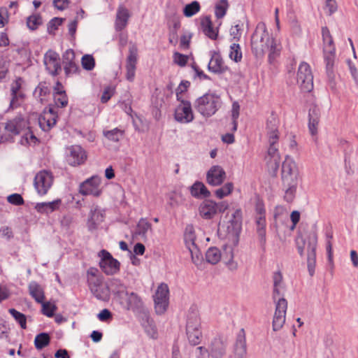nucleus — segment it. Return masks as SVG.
<instances>
[{
    "mask_svg": "<svg viewBox=\"0 0 358 358\" xmlns=\"http://www.w3.org/2000/svg\"><path fill=\"white\" fill-rule=\"evenodd\" d=\"M251 48L256 57H262L268 51V59L271 62L279 55L281 45L275 39L270 37L266 24L260 22L251 37Z\"/></svg>",
    "mask_w": 358,
    "mask_h": 358,
    "instance_id": "f257e3e1",
    "label": "nucleus"
},
{
    "mask_svg": "<svg viewBox=\"0 0 358 358\" xmlns=\"http://www.w3.org/2000/svg\"><path fill=\"white\" fill-rule=\"evenodd\" d=\"M273 299L275 303V309L272 322V327L274 331H278L282 328L285 322L287 301L282 296L285 285L282 273L280 271H276L273 273Z\"/></svg>",
    "mask_w": 358,
    "mask_h": 358,
    "instance_id": "f03ea898",
    "label": "nucleus"
},
{
    "mask_svg": "<svg viewBox=\"0 0 358 358\" xmlns=\"http://www.w3.org/2000/svg\"><path fill=\"white\" fill-rule=\"evenodd\" d=\"M266 135L269 143L268 155L270 160L268 161L269 167L275 172L280 165V157L278 152V120L274 116H271L266 122Z\"/></svg>",
    "mask_w": 358,
    "mask_h": 358,
    "instance_id": "7ed1b4c3",
    "label": "nucleus"
},
{
    "mask_svg": "<svg viewBox=\"0 0 358 358\" xmlns=\"http://www.w3.org/2000/svg\"><path fill=\"white\" fill-rule=\"evenodd\" d=\"M222 103V99L218 94L209 92L197 98L194 106L202 116L209 117L216 113L221 108Z\"/></svg>",
    "mask_w": 358,
    "mask_h": 358,
    "instance_id": "20e7f679",
    "label": "nucleus"
},
{
    "mask_svg": "<svg viewBox=\"0 0 358 358\" xmlns=\"http://www.w3.org/2000/svg\"><path fill=\"white\" fill-rule=\"evenodd\" d=\"M186 334L189 342L192 345H196L200 343L202 335L201 320L199 315L196 310H190L187 315Z\"/></svg>",
    "mask_w": 358,
    "mask_h": 358,
    "instance_id": "39448f33",
    "label": "nucleus"
},
{
    "mask_svg": "<svg viewBox=\"0 0 358 358\" xmlns=\"http://www.w3.org/2000/svg\"><path fill=\"white\" fill-rule=\"evenodd\" d=\"M229 208V203L226 201L219 203L210 199L203 201L199 207L200 216L206 220L213 218L218 213H223Z\"/></svg>",
    "mask_w": 358,
    "mask_h": 358,
    "instance_id": "423d86ee",
    "label": "nucleus"
},
{
    "mask_svg": "<svg viewBox=\"0 0 358 358\" xmlns=\"http://www.w3.org/2000/svg\"><path fill=\"white\" fill-rule=\"evenodd\" d=\"M297 83L303 92H310L313 89V76L310 65L301 62L297 72Z\"/></svg>",
    "mask_w": 358,
    "mask_h": 358,
    "instance_id": "0eeeda50",
    "label": "nucleus"
},
{
    "mask_svg": "<svg viewBox=\"0 0 358 358\" xmlns=\"http://www.w3.org/2000/svg\"><path fill=\"white\" fill-rule=\"evenodd\" d=\"M99 257H100L99 266L105 274L113 275L119 272L120 263L113 258L110 252L102 250L99 252Z\"/></svg>",
    "mask_w": 358,
    "mask_h": 358,
    "instance_id": "6e6552de",
    "label": "nucleus"
},
{
    "mask_svg": "<svg viewBox=\"0 0 358 358\" xmlns=\"http://www.w3.org/2000/svg\"><path fill=\"white\" fill-rule=\"evenodd\" d=\"M53 176L51 172L43 170L36 173L34 177V185L38 194L45 195L53 183Z\"/></svg>",
    "mask_w": 358,
    "mask_h": 358,
    "instance_id": "1a4fd4ad",
    "label": "nucleus"
},
{
    "mask_svg": "<svg viewBox=\"0 0 358 358\" xmlns=\"http://www.w3.org/2000/svg\"><path fill=\"white\" fill-rule=\"evenodd\" d=\"M185 243L188 249L192 262L199 266L203 261L202 255L195 243V235L192 227H187L185 233Z\"/></svg>",
    "mask_w": 358,
    "mask_h": 358,
    "instance_id": "9d476101",
    "label": "nucleus"
},
{
    "mask_svg": "<svg viewBox=\"0 0 358 358\" xmlns=\"http://www.w3.org/2000/svg\"><path fill=\"white\" fill-rule=\"evenodd\" d=\"M169 287L165 283H161L154 295L155 309L157 314H164L169 306Z\"/></svg>",
    "mask_w": 358,
    "mask_h": 358,
    "instance_id": "9b49d317",
    "label": "nucleus"
},
{
    "mask_svg": "<svg viewBox=\"0 0 358 358\" xmlns=\"http://www.w3.org/2000/svg\"><path fill=\"white\" fill-rule=\"evenodd\" d=\"M138 48L136 43H129V54L126 59V79L129 82H133L136 76V64L138 62Z\"/></svg>",
    "mask_w": 358,
    "mask_h": 358,
    "instance_id": "f8f14e48",
    "label": "nucleus"
},
{
    "mask_svg": "<svg viewBox=\"0 0 358 358\" xmlns=\"http://www.w3.org/2000/svg\"><path fill=\"white\" fill-rule=\"evenodd\" d=\"M101 182V178L97 176H92L80 185L79 192L83 196L92 195L98 197L102 192Z\"/></svg>",
    "mask_w": 358,
    "mask_h": 358,
    "instance_id": "ddd939ff",
    "label": "nucleus"
},
{
    "mask_svg": "<svg viewBox=\"0 0 358 358\" xmlns=\"http://www.w3.org/2000/svg\"><path fill=\"white\" fill-rule=\"evenodd\" d=\"M180 103L176 108L175 120L182 124H187L193 121L194 116L189 101L184 99L180 100Z\"/></svg>",
    "mask_w": 358,
    "mask_h": 358,
    "instance_id": "4468645a",
    "label": "nucleus"
},
{
    "mask_svg": "<svg viewBox=\"0 0 358 358\" xmlns=\"http://www.w3.org/2000/svg\"><path fill=\"white\" fill-rule=\"evenodd\" d=\"M24 80L22 78L18 77L10 84V101L9 108L14 109L17 108L23 101L24 94L22 90Z\"/></svg>",
    "mask_w": 358,
    "mask_h": 358,
    "instance_id": "2eb2a0df",
    "label": "nucleus"
},
{
    "mask_svg": "<svg viewBox=\"0 0 358 358\" xmlns=\"http://www.w3.org/2000/svg\"><path fill=\"white\" fill-rule=\"evenodd\" d=\"M43 63L46 70L52 76H57L61 71L59 55L52 50H49L45 52Z\"/></svg>",
    "mask_w": 358,
    "mask_h": 358,
    "instance_id": "dca6fc26",
    "label": "nucleus"
},
{
    "mask_svg": "<svg viewBox=\"0 0 358 358\" xmlns=\"http://www.w3.org/2000/svg\"><path fill=\"white\" fill-rule=\"evenodd\" d=\"M119 302L124 309L134 312L141 311L143 308L144 305L142 299L133 292H127L124 299H121Z\"/></svg>",
    "mask_w": 358,
    "mask_h": 358,
    "instance_id": "f3484780",
    "label": "nucleus"
},
{
    "mask_svg": "<svg viewBox=\"0 0 358 358\" xmlns=\"http://www.w3.org/2000/svg\"><path fill=\"white\" fill-rule=\"evenodd\" d=\"M317 238L315 234H312L308 237V243L307 246V266L308 271L310 276L315 273V268L316 265V248H317Z\"/></svg>",
    "mask_w": 358,
    "mask_h": 358,
    "instance_id": "a211bd4d",
    "label": "nucleus"
},
{
    "mask_svg": "<svg viewBox=\"0 0 358 358\" xmlns=\"http://www.w3.org/2000/svg\"><path fill=\"white\" fill-rule=\"evenodd\" d=\"M298 169L294 159L289 156L285 157L282 165V182L297 181Z\"/></svg>",
    "mask_w": 358,
    "mask_h": 358,
    "instance_id": "6ab92c4d",
    "label": "nucleus"
},
{
    "mask_svg": "<svg viewBox=\"0 0 358 358\" xmlns=\"http://www.w3.org/2000/svg\"><path fill=\"white\" fill-rule=\"evenodd\" d=\"M227 177L224 169L219 165L212 166L206 173V182L211 186H219Z\"/></svg>",
    "mask_w": 358,
    "mask_h": 358,
    "instance_id": "aec40b11",
    "label": "nucleus"
},
{
    "mask_svg": "<svg viewBox=\"0 0 358 358\" xmlns=\"http://www.w3.org/2000/svg\"><path fill=\"white\" fill-rule=\"evenodd\" d=\"M66 155L68 164L72 166H76L83 164L87 159L86 152L80 145H72L69 149Z\"/></svg>",
    "mask_w": 358,
    "mask_h": 358,
    "instance_id": "412c9836",
    "label": "nucleus"
},
{
    "mask_svg": "<svg viewBox=\"0 0 358 358\" xmlns=\"http://www.w3.org/2000/svg\"><path fill=\"white\" fill-rule=\"evenodd\" d=\"M57 115L53 108L45 109L38 117V124L44 131H50L57 122Z\"/></svg>",
    "mask_w": 358,
    "mask_h": 358,
    "instance_id": "4be33fe9",
    "label": "nucleus"
},
{
    "mask_svg": "<svg viewBox=\"0 0 358 358\" xmlns=\"http://www.w3.org/2000/svg\"><path fill=\"white\" fill-rule=\"evenodd\" d=\"M88 287L93 296L98 300L108 301L110 299L108 283H103V279L96 283L92 282Z\"/></svg>",
    "mask_w": 358,
    "mask_h": 358,
    "instance_id": "5701e85b",
    "label": "nucleus"
},
{
    "mask_svg": "<svg viewBox=\"0 0 358 358\" xmlns=\"http://www.w3.org/2000/svg\"><path fill=\"white\" fill-rule=\"evenodd\" d=\"M108 283L109 293H112L117 301H120L121 299H124V296L128 292L127 287L120 279L111 278Z\"/></svg>",
    "mask_w": 358,
    "mask_h": 358,
    "instance_id": "b1692460",
    "label": "nucleus"
},
{
    "mask_svg": "<svg viewBox=\"0 0 358 358\" xmlns=\"http://www.w3.org/2000/svg\"><path fill=\"white\" fill-rule=\"evenodd\" d=\"M64 69L66 76L76 73L79 67L75 62V52L69 49L63 55Z\"/></svg>",
    "mask_w": 358,
    "mask_h": 358,
    "instance_id": "393cba45",
    "label": "nucleus"
},
{
    "mask_svg": "<svg viewBox=\"0 0 358 358\" xmlns=\"http://www.w3.org/2000/svg\"><path fill=\"white\" fill-rule=\"evenodd\" d=\"M235 245H231L226 244L223 247L222 258L223 262L226 264L227 268L231 271H236L238 268V263L234 260Z\"/></svg>",
    "mask_w": 358,
    "mask_h": 358,
    "instance_id": "a878e982",
    "label": "nucleus"
},
{
    "mask_svg": "<svg viewBox=\"0 0 358 358\" xmlns=\"http://www.w3.org/2000/svg\"><path fill=\"white\" fill-rule=\"evenodd\" d=\"M247 354V345L245 332L241 329L237 335L234 345V358H245Z\"/></svg>",
    "mask_w": 358,
    "mask_h": 358,
    "instance_id": "bb28decb",
    "label": "nucleus"
},
{
    "mask_svg": "<svg viewBox=\"0 0 358 358\" xmlns=\"http://www.w3.org/2000/svg\"><path fill=\"white\" fill-rule=\"evenodd\" d=\"M103 210L98 206L92 208L87 220V225L90 231L95 230L98 226L103 221Z\"/></svg>",
    "mask_w": 358,
    "mask_h": 358,
    "instance_id": "cd10ccee",
    "label": "nucleus"
},
{
    "mask_svg": "<svg viewBox=\"0 0 358 358\" xmlns=\"http://www.w3.org/2000/svg\"><path fill=\"white\" fill-rule=\"evenodd\" d=\"M323 57L326 65L327 76L329 79H333L334 77V66L336 57V48H324L323 50Z\"/></svg>",
    "mask_w": 358,
    "mask_h": 358,
    "instance_id": "c85d7f7f",
    "label": "nucleus"
},
{
    "mask_svg": "<svg viewBox=\"0 0 358 358\" xmlns=\"http://www.w3.org/2000/svg\"><path fill=\"white\" fill-rule=\"evenodd\" d=\"M226 350V343L220 338H215L212 341L209 347V355L212 358H223Z\"/></svg>",
    "mask_w": 358,
    "mask_h": 358,
    "instance_id": "c756f323",
    "label": "nucleus"
},
{
    "mask_svg": "<svg viewBox=\"0 0 358 358\" xmlns=\"http://www.w3.org/2000/svg\"><path fill=\"white\" fill-rule=\"evenodd\" d=\"M208 69L214 73H222L227 70L223 59L219 53L215 52L212 53L210 60L208 64Z\"/></svg>",
    "mask_w": 358,
    "mask_h": 358,
    "instance_id": "7c9ffc66",
    "label": "nucleus"
},
{
    "mask_svg": "<svg viewBox=\"0 0 358 358\" xmlns=\"http://www.w3.org/2000/svg\"><path fill=\"white\" fill-rule=\"evenodd\" d=\"M61 203L62 201L59 199L50 202L37 203L35 209L39 213L50 214L59 209Z\"/></svg>",
    "mask_w": 358,
    "mask_h": 358,
    "instance_id": "2f4dec72",
    "label": "nucleus"
},
{
    "mask_svg": "<svg viewBox=\"0 0 358 358\" xmlns=\"http://www.w3.org/2000/svg\"><path fill=\"white\" fill-rule=\"evenodd\" d=\"M26 125L25 120L22 117H16L8 121L5 126V129L12 134L16 135L20 134Z\"/></svg>",
    "mask_w": 358,
    "mask_h": 358,
    "instance_id": "473e14b6",
    "label": "nucleus"
},
{
    "mask_svg": "<svg viewBox=\"0 0 358 358\" xmlns=\"http://www.w3.org/2000/svg\"><path fill=\"white\" fill-rule=\"evenodd\" d=\"M201 27L202 31L208 38L213 40L217 38L218 31L213 28L209 16H205L201 18Z\"/></svg>",
    "mask_w": 358,
    "mask_h": 358,
    "instance_id": "72a5a7b5",
    "label": "nucleus"
},
{
    "mask_svg": "<svg viewBox=\"0 0 358 358\" xmlns=\"http://www.w3.org/2000/svg\"><path fill=\"white\" fill-rule=\"evenodd\" d=\"M29 293L34 300L38 303H43L45 300V294L43 287L36 282L31 281L28 285Z\"/></svg>",
    "mask_w": 358,
    "mask_h": 358,
    "instance_id": "f704fd0d",
    "label": "nucleus"
},
{
    "mask_svg": "<svg viewBox=\"0 0 358 358\" xmlns=\"http://www.w3.org/2000/svg\"><path fill=\"white\" fill-rule=\"evenodd\" d=\"M190 193L195 198L209 197L210 191L208 190L205 185L199 181L195 182L190 187Z\"/></svg>",
    "mask_w": 358,
    "mask_h": 358,
    "instance_id": "c9c22d12",
    "label": "nucleus"
},
{
    "mask_svg": "<svg viewBox=\"0 0 358 358\" xmlns=\"http://www.w3.org/2000/svg\"><path fill=\"white\" fill-rule=\"evenodd\" d=\"M129 15V11L124 7H119L117 11L115 28L117 30L121 31L127 24Z\"/></svg>",
    "mask_w": 358,
    "mask_h": 358,
    "instance_id": "e433bc0d",
    "label": "nucleus"
},
{
    "mask_svg": "<svg viewBox=\"0 0 358 358\" xmlns=\"http://www.w3.org/2000/svg\"><path fill=\"white\" fill-rule=\"evenodd\" d=\"M222 258L221 251L216 247H211L206 252V259L211 264L218 263Z\"/></svg>",
    "mask_w": 358,
    "mask_h": 358,
    "instance_id": "4c0bfd02",
    "label": "nucleus"
},
{
    "mask_svg": "<svg viewBox=\"0 0 358 358\" xmlns=\"http://www.w3.org/2000/svg\"><path fill=\"white\" fill-rule=\"evenodd\" d=\"M283 185L286 188L284 198L287 202H292L295 196L297 181L283 182Z\"/></svg>",
    "mask_w": 358,
    "mask_h": 358,
    "instance_id": "58836bf2",
    "label": "nucleus"
},
{
    "mask_svg": "<svg viewBox=\"0 0 358 358\" xmlns=\"http://www.w3.org/2000/svg\"><path fill=\"white\" fill-rule=\"evenodd\" d=\"M50 94V90L45 83H39L34 92V96L41 103L46 101V97Z\"/></svg>",
    "mask_w": 358,
    "mask_h": 358,
    "instance_id": "ea45409f",
    "label": "nucleus"
},
{
    "mask_svg": "<svg viewBox=\"0 0 358 358\" xmlns=\"http://www.w3.org/2000/svg\"><path fill=\"white\" fill-rule=\"evenodd\" d=\"M257 233L261 243H265L266 242V217H255Z\"/></svg>",
    "mask_w": 358,
    "mask_h": 358,
    "instance_id": "a19ab883",
    "label": "nucleus"
},
{
    "mask_svg": "<svg viewBox=\"0 0 358 358\" xmlns=\"http://www.w3.org/2000/svg\"><path fill=\"white\" fill-rule=\"evenodd\" d=\"M103 136L110 141L118 142L123 137L124 131L115 128L108 131H103Z\"/></svg>",
    "mask_w": 358,
    "mask_h": 358,
    "instance_id": "79ce46f5",
    "label": "nucleus"
},
{
    "mask_svg": "<svg viewBox=\"0 0 358 358\" xmlns=\"http://www.w3.org/2000/svg\"><path fill=\"white\" fill-rule=\"evenodd\" d=\"M50 341V336L47 333H41L35 337V347L37 350H41L48 345Z\"/></svg>",
    "mask_w": 358,
    "mask_h": 358,
    "instance_id": "37998d69",
    "label": "nucleus"
},
{
    "mask_svg": "<svg viewBox=\"0 0 358 358\" xmlns=\"http://www.w3.org/2000/svg\"><path fill=\"white\" fill-rule=\"evenodd\" d=\"M322 36L323 41V50L324 48L330 49L331 48H335L332 36L327 27H323L322 28Z\"/></svg>",
    "mask_w": 358,
    "mask_h": 358,
    "instance_id": "c03bdc74",
    "label": "nucleus"
},
{
    "mask_svg": "<svg viewBox=\"0 0 358 358\" xmlns=\"http://www.w3.org/2000/svg\"><path fill=\"white\" fill-rule=\"evenodd\" d=\"M201 8L200 4L197 1L187 4L183 8V14L185 17H190L199 12Z\"/></svg>",
    "mask_w": 358,
    "mask_h": 358,
    "instance_id": "a18cd8bd",
    "label": "nucleus"
},
{
    "mask_svg": "<svg viewBox=\"0 0 358 358\" xmlns=\"http://www.w3.org/2000/svg\"><path fill=\"white\" fill-rule=\"evenodd\" d=\"M234 189V185L232 182H227L222 187L215 191V195L217 198L221 199L225 196H229Z\"/></svg>",
    "mask_w": 358,
    "mask_h": 358,
    "instance_id": "49530a36",
    "label": "nucleus"
},
{
    "mask_svg": "<svg viewBox=\"0 0 358 358\" xmlns=\"http://www.w3.org/2000/svg\"><path fill=\"white\" fill-rule=\"evenodd\" d=\"M228 3L227 0H220L215 5V15L217 18H222L227 10Z\"/></svg>",
    "mask_w": 358,
    "mask_h": 358,
    "instance_id": "de8ad7c7",
    "label": "nucleus"
},
{
    "mask_svg": "<svg viewBox=\"0 0 358 358\" xmlns=\"http://www.w3.org/2000/svg\"><path fill=\"white\" fill-rule=\"evenodd\" d=\"M8 312L14 317L15 321L19 323L22 329H27V318L25 315L20 313L14 308L9 309Z\"/></svg>",
    "mask_w": 358,
    "mask_h": 358,
    "instance_id": "09e8293b",
    "label": "nucleus"
},
{
    "mask_svg": "<svg viewBox=\"0 0 358 358\" xmlns=\"http://www.w3.org/2000/svg\"><path fill=\"white\" fill-rule=\"evenodd\" d=\"M42 306L41 312L42 313L48 317H52L55 315V312L57 310V307L55 303L50 301L41 303Z\"/></svg>",
    "mask_w": 358,
    "mask_h": 358,
    "instance_id": "8fccbe9b",
    "label": "nucleus"
},
{
    "mask_svg": "<svg viewBox=\"0 0 358 358\" xmlns=\"http://www.w3.org/2000/svg\"><path fill=\"white\" fill-rule=\"evenodd\" d=\"M229 57L236 62H238L242 59V52L241 47L238 43H233L230 46Z\"/></svg>",
    "mask_w": 358,
    "mask_h": 358,
    "instance_id": "3c124183",
    "label": "nucleus"
},
{
    "mask_svg": "<svg viewBox=\"0 0 358 358\" xmlns=\"http://www.w3.org/2000/svg\"><path fill=\"white\" fill-rule=\"evenodd\" d=\"M151 224L148 222L145 219L141 218L137 224L136 234L138 235L145 236L146 233L151 230Z\"/></svg>",
    "mask_w": 358,
    "mask_h": 358,
    "instance_id": "603ef678",
    "label": "nucleus"
},
{
    "mask_svg": "<svg viewBox=\"0 0 358 358\" xmlns=\"http://www.w3.org/2000/svg\"><path fill=\"white\" fill-rule=\"evenodd\" d=\"M42 24V18L39 14H34L27 20V25L31 30L36 29Z\"/></svg>",
    "mask_w": 358,
    "mask_h": 358,
    "instance_id": "864d4df0",
    "label": "nucleus"
},
{
    "mask_svg": "<svg viewBox=\"0 0 358 358\" xmlns=\"http://www.w3.org/2000/svg\"><path fill=\"white\" fill-rule=\"evenodd\" d=\"M103 277L98 275V270L96 268L91 267L87 271V285H91L92 282L96 283L98 281L102 280Z\"/></svg>",
    "mask_w": 358,
    "mask_h": 358,
    "instance_id": "5fc2aeb1",
    "label": "nucleus"
},
{
    "mask_svg": "<svg viewBox=\"0 0 358 358\" xmlns=\"http://www.w3.org/2000/svg\"><path fill=\"white\" fill-rule=\"evenodd\" d=\"M239 111H240V105L238 102H234L232 104L231 109V119H232V129L233 131H236L237 130L238 122L237 120L239 117Z\"/></svg>",
    "mask_w": 358,
    "mask_h": 358,
    "instance_id": "6e6d98bb",
    "label": "nucleus"
},
{
    "mask_svg": "<svg viewBox=\"0 0 358 358\" xmlns=\"http://www.w3.org/2000/svg\"><path fill=\"white\" fill-rule=\"evenodd\" d=\"M54 101L57 107L64 108L68 105L69 100L66 93L53 94Z\"/></svg>",
    "mask_w": 358,
    "mask_h": 358,
    "instance_id": "4d7b16f0",
    "label": "nucleus"
},
{
    "mask_svg": "<svg viewBox=\"0 0 358 358\" xmlns=\"http://www.w3.org/2000/svg\"><path fill=\"white\" fill-rule=\"evenodd\" d=\"M81 64L84 69L91 71L94 68L95 61L92 55H85L82 57Z\"/></svg>",
    "mask_w": 358,
    "mask_h": 358,
    "instance_id": "13d9d810",
    "label": "nucleus"
},
{
    "mask_svg": "<svg viewBox=\"0 0 358 358\" xmlns=\"http://www.w3.org/2000/svg\"><path fill=\"white\" fill-rule=\"evenodd\" d=\"M37 138L34 135L33 132L29 129L25 131L22 136L20 143L22 145L35 144L37 142Z\"/></svg>",
    "mask_w": 358,
    "mask_h": 358,
    "instance_id": "bf43d9fd",
    "label": "nucleus"
},
{
    "mask_svg": "<svg viewBox=\"0 0 358 358\" xmlns=\"http://www.w3.org/2000/svg\"><path fill=\"white\" fill-rule=\"evenodd\" d=\"M188 56L179 53L178 52H174L173 55V59L175 64L180 66H185L188 61Z\"/></svg>",
    "mask_w": 358,
    "mask_h": 358,
    "instance_id": "052dcab7",
    "label": "nucleus"
},
{
    "mask_svg": "<svg viewBox=\"0 0 358 358\" xmlns=\"http://www.w3.org/2000/svg\"><path fill=\"white\" fill-rule=\"evenodd\" d=\"M190 83L188 81H182L176 89V97L178 101L183 99V93L187 91Z\"/></svg>",
    "mask_w": 358,
    "mask_h": 358,
    "instance_id": "680f3d73",
    "label": "nucleus"
},
{
    "mask_svg": "<svg viewBox=\"0 0 358 358\" xmlns=\"http://www.w3.org/2000/svg\"><path fill=\"white\" fill-rule=\"evenodd\" d=\"M8 201L13 205L20 206L24 203V199L19 194H13L7 198Z\"/></svg>",
    "mask_w": 358,
    "mask_h": 358,
    "instance_id": "e2e57ef3",
    "label": "nucleus"
},
{
    "mask_svg": "<svg viewBox=\"0 0 358 358\" xmlns=\"http://www.w3.org/2000/svg\"><path fill=\"white\" fill-rule=\"evenodd\" d=\"M8 72V65L7 62L0 57V83L6 77Z\"/></svg>",
    "mask_w": 358,
    "mask_h": 358,
    "instance_id": "0e129e2a",
    "label": "nucleus"
},
{
    "mask_svg": "<svg viewBox=\"0 0 358 358\" xmlns=\"http://www.w3.org/2000/svg\"><path fill=\"white\" fill-rule=\"evenodd\" d=\"M114 94V90L111 87H106L101 96L102 103H106Z\"/></svg>",
    "mask_w": 358,
    "mask_h": 358,
    "instance_id": "69168bd1",
    "label": "nucleus"
},
{
    "mask_svg": "<svg viewBox=\"0 0 358 358\" xmlns=\"http://www.w3.org/2000/svg\"><path fill=\"white\" fill-rule=\"evenodd\" d=\"M256 217H266V210L264 203L258 201L255 206Z\"/></svg>",
    "mask_w": 358,
    "mask_h": 358,
    "instance_id": "338daca9",
    "label": "nucleus"
},
{
    "mask_svg": "<svg viewBox=\"0 0 358 358\" xmlns=\"http://www.w3.org/2000/svg\"><path fill=\"white\" fill-rule=\"evenodd\" d=\"M98 319L101 322H106L112 318V313L108 309H103L98 315Z\"/></svg>",
    "mask_w": 358,
    "mask_h": 358,
    "instance_id": "774afa93",
    "label": "nucleus"
}]
</instances>
